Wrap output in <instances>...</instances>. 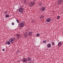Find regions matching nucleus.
<instances>
[{"mask_svg": "<svg viewBox=\"0 0 63 63\" xmlns=\"http://www.w3.org/2000/svg\"><path fill=\"white\" fill-rule=\"evenodd\" d=\"M15 40H16V38L14 37H13L12 38H11L9 40V42L8 41H6V42L5 43L6 45H7V44H8V45H10V43H11V44L14 43V41Z\"/></svg>", "mask_w": 63, "mask_h": 63, "instance_id": "obj_1", "label": "nucleus"}, {"mask_svg": "<svg viewBox=\"0 0 63 63\" xmlns=\"http://www.w3.org/2000/svg\"><path fill=\"white\" fill-rule=\"evenodd\" d=\"M24 11V9L22 7H21L19 9L18 12L22 14Z\"/></svg>", "mask_w": 63, "mask_h": 63, "instance_id": "obj_2", "label": "nucleus"}, {"mask_svg": "<svg viewBox=\"0 0 63 63\" xmlns=\"http://www.w3.org/2000/svg\"><path fill=\"white\" fill-rule=\"evenodd\" d=\"M63 0H60L58 1L57 2V4L58 5H61V4H63Z\"/></svg>", "mask_w": 63, "mask_h": 63, "instance_id": "obj_3", "label": "nucleus"}, {"mask_svg": "<svg viewBox=\"0 0 63 63\" xmlns=\"http://www.w3.org/2000/svg\"><path fill=\"white\" fill-rule=\"evenodd\" d=\"M35 3H34V2H32L30 3V5L31 7H32V6H33L35 5Z\"/></svg>", "mask_w": 63, "mask_h": 63, "instance_id": "obj_4", "label": "nucleus"}, {"mask_svg": "<svg viewBox=\"0 0 63 63\" xmlns=\"http://www.w3.org/2000/svg\"><path fill=\"white\" fill-rule=\"evenodd\" d=\"M28 35L29 36H31L32 35V32H29L28 33Z\"/></svg>", "mask_w": 63, "mask_h": 63, "instance_id": "obj_5", "label": "nucleus"}, {"mask_svg": "<svg viewBox=\"0 0 63 63\" xmlns=\"http://www.w3.org/2000/svg\"><path fill=\"white\" fill-rule=\"evenodd\" d=\"M24 24L23 23H21L20 25V27H23L24 26Z\"/></svg>", "mask_w": 63, "mask_h": 63, "instance_id": "obj_6", "label": "nucleus"}, {"mask_svg": "<svg viewBox=\"0 0 63 63\" xmlns=\"http://www.w3.org/2000/svg\"><path fill=\"white\" fill-rule=\"evenodd\" d=\"M50 20H51V19L50 18H48L46 20V21L47 22H49L50 21Z\"/></svg>", "mask_w": 63, "mask_h": 63, "instance_id": "obj_7", "label": "nucleus"}, {"mask_svg": "<svg viewBox=\"0 0 63 63\" xmlns=\"http://www.w3.org/2000/svg\"><path fill=\"white\" fill-rule=\"evenodd\" d=\"M23 60L22 61L23 62H25L27 61V59H25V58H24V59H23Z\"/></svg>", "mask_w": 63, "mask_h": 63, "instance_id": "obj_8", "label": "nucleus"}, {"mask_svg": "<svg viewBox=\"0 0 63 63\" xmlns=\"http://www.w3.org/2000/svg\"><path fill=\"white\" fill-rule=\"evenodd\" d=\"M41 10L42 11H44L45 10V7H43L41 8Z\"/></svg>", "mask_w": 63, "mask_h": 63, "instance_id": "obj_9", "label": "nucleus"}, {"mask_svg": "<svg viewBox=\"0 0 63 63\" xmlns=\"http://www.w3.org/2000/svg\"><path fill=\"white\" fill-rule=\"evenodd\" d=\"M47 47H51V44H48L47 45Z\"/></svg>", "mask_w": 63, "mask_h": 63, "instance_id": "obj_10", "label": "nucleus"}, {"mask_svg": "<svg viewBox=\"0 0 63 63\" xmlns=\"http://www.w3.org/2000/svg\"><path fill=\"white\" fill-rule=\"evenodd\" d=\"M62 45L61 43V42H59L58 44V47H60Z\"/></svg>", "mask_w": 63, "mask_h": 63, "instance_id": "obj_11", "label": "nucleus"}, {"mask_svg": "<svg viewBox=\"0 0 63 63\" xmlns=\"http://www.w3.org/2000/svg\"><path fill=\"white\" fill-rule=\"evenodd\" d=\"M28 60V61H31L32 59H31V58H30V57H28L27 58Z\"/></svg>", "mask_w": 63, "mask_h": 63, "instance_id": "obj_12", "label": "nucleus"}, {"mask_svg": "<svg viewBox=\"0 0 63 63\" xmlns=\"http://www.w3.org/2000/svg\"><path fill=\"white\" fill-rule=\"evenodd\" d=\"M27 37V34H24V37L25 38H26Z\"/></svg>", "mask_w": 63, "mask_h": 63, "instance_id": "obj_13", "label": "nucleus"}, {"mask_svg": "<svg viewBox=\"0 0 63 63\" xmlns=\"http://www.w3.org/2000/svg\"><path fill=\"white\" fill-rule=\"evenodd\" d=\"M16 36L17 38H18V37H19V36H20V34H16Z\"/></svg>", "mask_w": 63, "mask_h": 63, "instance_id": "obj_14", "label": "nucleus"}, {"mask_svg": "<svg viewBox=\"0 0 63 63\" xmlns=\"http://www.w3.org/2000/svg\"><path fill=\"white\" fill-rule=\"evenodd\" d=\"M43 43H45L46 44V43H47V41L46 40H44L43 41Z\"/></svg>", "mask_w": 63, "mask_h": 63, "instance_id": "obj_15", "label": "nucleus"}, {"mask_svg": "<svg viewBox=\"0 0 63 63\" xmlns=\"http://www.w3.org/2000/svg\"><path fill=\"white\" fill-rule=\"evenodd\" d=\"M39 5H40L39 6H42V3L41 2L40 3H39Z\"/></svg>", "mask_w": 63, "mask_h": 63, "instance_id": "obj_16", "label": "nucleus"}, {"mask_svg": "<svg viewBox=\"0 0 63 63\" xmlns=\"http://www.w3.org/2000/svg\"><path fill=\"white\" fill-rule=\"evenodd\" d=\"M4 14H5V15L7 14V11H5L4 12Z\"/></svg>", "mask_w": 63, "mask_h": 63, "instance_id": "obj_17", "label": "nucleus"}, {"mask_svg": "<svg viewBox=\"0 0 63 63\" xmlns=\"http://www.w3.org/2000/svg\"><path fill=\"white\" fill-rule=\"evenodd\" d=\"M36 36H37V37H39V36H40L39 34L38 33H37L36 35Z\"/></svg>", "mask_w": 63, "mask_h": 63, "instance_id": "obj_18", "label": "nucleus"}, {"mask_svg": "<svg viewBox=\"0 0 63 63\" xmlns=\"http://www.w3.org/2000/svg\"><path fill=\"white\" fill-rule=\"evenodd\" d=\"M6 17H9V15H6L5 16Z\"/></svg>", "mask_w": 63, "mask_h": 63, "instance_id": "obj_19", "label": "nucleus"}, {"mask_svg": "<svg viewBox=\"0 0 63 63\" xmlns=\"http://www.w3.org/2000/svg\"><path fill=\"white\" fill-rule=\"evenodd\" d=\"M59 18H60V16H59L57 17V19H59Z\"/></svg>", "mask_w": 63, "mask_h": 63, "instance_id": "obj_20", "label": "nucleus"}, {"mask_svg": "<svg viewBox=\"0 0 63 63\" xmlns=\"http://www.w3.org/2000/svg\"><path fill=\"white\" fill-rule=\"evenodd\" d=\"M16 21L17 23H19V20L17 19L16 20Z\"/></svg>", "mask_w": 63, "mask_h": 63, "instance_id": "obj_21", "label": "nucleus"}, {"mask_svg": "<svg viewBox=\"0 0 63 63\" xmlns=\"http://www.w3.org/2000/svg\"><path fill=\"white\" fill-rule=\"evenodd\" d=\"M52 46H53L54 45V42H52Z\"/></svg>", "mask_w": 63, "mask_h": 63, "instance_id": "obj_22", "label": "nucleus"}, {"mask_svg": "<svg viewBox=\"0 0 63 63\" xmlns=\"http://www.w3.org/2000/svg\"><path fill=\"white\" fill-rule=\"evenodd\" d=\"M16 53H18V52H19V50H18L17 51H16Z\"/></svg>", "mask_w": 63, "mask_h": 63, "instance_id": "obj_23", "label": "nucleus"}, {"mask_svg": "<svg viewBox=\"0 0 63 63\" xmlns=\"http://www.w3.org/2000/svg\"><path fill=\"white\" fill-rule=\"evenodd\" d=\"M24 2H25V3H26V2H27V1H26V0H24Z\"/></svg>", "mask_w": 63, "mask_h": 63, "instance_id": "obj_24", "label": "nucleus"}, {"mask_svg": "<svg viewBox=\"0 0 63 63\" xmlns=\"http://www.w3.org/2000/svg\"><path fill=\"white\" fill-rule=\"evenodd\" d=\"M14 23L13 22L12 23V25H14Z\"/></svg>", "mask_w": 63, "mask_h": 63, "instance_id": "obj_25", "label": "nucleus"}, {"mask_svg": "<svg viewBox=\"0 0 63 63\" xmlns=\"http://www.w3.org/2000/svg\"><path fill=\"white\" fill-rule=\"evenodd\" d=\"M2 50L3 51H5V49H3Z\"/></svg>", "mask_w": 63, "mask_h": 63, "instance_id": "obj_26", "label": "nucleus"}, {"mask_svg": "<svg viewBox=\"0 0 63 63\" xmlns=\"http://www.w3.org/2000/svg\"><path fill=\"white\" fill-rule=\"evenodd\" d=\"M32 22H34V20H32Z\"/></svg>", "mask_w": 63, "mask_h": 63, "instance_id": "obj_27", "label": "nucleus"}, {"mask_svg": "<svg viewBox=\"0 0 63 63\" xmlns=\"http://www.w3.org/2000/svg\"><path fill=\"white\" fill-rule=\"evenodd\" d=\"M43 17H44V16H42V18H43Z\"/></svg>", "mask_w": 63, "mask_h": 63, "instance_id": "obj_28", "label": "nucleus"}, {"mask_svg": "<svg viewBox=\"0 0 63 63\" xmlns=\"http://www.w3.org/2000/svg\"><path fill=\"white\" fill-rule=\"evenodd\" d=\"M33 2H35V0H33Z\"/></svg>", "mask_w": 63, "mask_h": 63, "instance_id": "obj_29", "label": "nucleus"}, {"mask_svg": "<svg viewBox=\"0 0 63 63\" xmlns=\"http://www.w3.org/2000/svg\"><path fill=\"white\" fill-rule=\"evenodd\" d=\"M20 38H21V36H20Z\"/></svg>", "mask_w": 63, "mask_h": 63, "instance_id": "obj_30", "label": "nucleus"}]
</instances>
